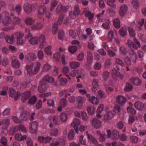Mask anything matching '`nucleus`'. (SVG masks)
<instances>
[{
  "mask_svg": "<svg viewBox=\"0 0 146 146\" xmlns=\"http://www.w3.org/2000/svg\"><path fill=\"white\" fill-rule=\"evenodd\" d=\"M54 80V78L52 77H50L48 75L42 78V81L40 82L38 87L39 91L42 93L44 92L47 89V86L45 84V82H48L52 83L53 82Z\"/></svg>",
  "mask_w": 146,
  "mask_h": 146,
  "instance_id": "nucleus-1",
  "label": "nucleus"
},
{
  "mask_svg": "<svg viewBox=\"0 0 146 146\" xmlns=\"http://www.w3.org/2000/svg\"><path fill=\"white\" fill-rule=\"evenodd\" d=\"M40 66L41 64L38 62H36L30 65H27V73L31 75L36 73L39 71Z\"/></svg>",
  "mask_w": 146,
  "mask_h": 146,
  "instance_id": "nucleus-2",
  "label": "nucleus"
},
{
  "mask_svg": "<svg viewBox=\"0 0 146 146\" xmlns=\"http://www.w3.org/2000/svg\"><path fill=\"white\" fill-rule=\"evenodd\" d=\"M45 38L43 35H41L39 37H33L29 40V42L32 45H36L40 42L41 43L39 46H45L46 43L45 42Z\"/></svg>",
  "mask_w": 146,
  "mask_h": 146,
  "instance_id": "nucleus-3",
  "label": "nucleus"
},
{
  "mask_svg": "<svg viewBox=\"0 0 146 146\" xmlns=\"http://www.w3.org/2000/svg\"><path fill=\"white\" fill-rule=\"evenodd\" d=\"M36 3L30 4L28 3H25L23 5V9L25 12L29 14L32 13L33 9H36L37 7Z\"/></svg>",
  "mask_w": 146,
  "mask_h": 146,
  "instance_id": "nucleus-4",
  "label": "nucleus"
},
{
  "mask_svg": "<svg viewBox=\"0 0 146 146\" xmlns=\"http://www.w3.org/2000/svg\"><path fill=\"white\" fill-rule=\"evenodd\" d=\"M2 22L4 25H8L11 22V19L9 17V13L7 11H4L2 13Z\"/></svg>",
  "mask_w": 146,
  "mask_h": 146,
  "instance_id": "nucleus-5",
  "label": "nucleus"
},
{
  "mask_svg": "<svg viewBox=\"0 0 146 146\" xmlns=\"http://www.w3.org/2000/svg\"><path fill=\"white\" fill-rule=\"evenodd\" d=\"M47 10V8L44 5H40L38 9V17L40 19L42 18Z\"/></svg>",
  "mask_w": 146,
  "mask_h": 146,
  "instance_id": "nucleus-6",
  "label": "nucleus"
},
{
  "mask_svg": "<svg viewBox=\"0 0 146 146\" xmlns=\"http://www.w3.org/2000/svg\"><path fill=\"white\" fill-rule=\"evenodd\" d=\"M111 75L115 81L117 80L118 77L120 78L121 80H123L124 78V76L120 72H117L116 69H115L112 70Z\"/></svg>",
  "mask_w": 146,
  "mask_h": 146,
  "instance_id": "nucleus-7",
  "label": "nucleus"
},
{
  "mask_svg": "<svg viewBox=\"0 0 146 146\" xmlns=\"http://www.w3.org/2000/svg\"><path fill=\"white\" fill-rule=\"evenodd\" d=\"M80 124V120L77 118H74L71 124L72 126H73L77 133L78 132V126Z\"/></svg>",
  "mask_w": 146,
  "mask_h": 146,
  "instance_id": "nucleus-8",
  "label": "nucleus"
},
{
  "mask_svg": "<svg viewBox=\"0 0 146 146\" xmlns=\"http://www.w3.org/2000/svg\"><path fill=\"white\" fill-rule=\"evenodd\" d=\"M38 126V123L36 121L31 122L30 125L29 129L31 133H34L36 132Z\"/></svg>",
  "mask_w": 146,
  "mask_h": 146,
  "instance_id": "nucleus-9",
  "label": "nucleus"
},
{
  "mask_svg": "<svg viewBox=\"0 0 146 146\" xmlns=\"http://www.w3.org/2000/svg\"><path fill=\"white\" fill-rule=\"evenodd\" d=\"M92 125L95 128L98 129L101 126V121L97 118H94L92 120Z\"/></svg>",
  "mask_w": 146,
  "mask_h": 146,
  "instance_id": "nucleus-10",
  "label": "nucleus"
},
{
  "mask_svg": "<svg viewBox=\"0 0 146 146\" xmlns=\"http://www.w3.org/2000/svg\"><path fill=\"white\" fill-rule=\"evenodd\" d=\"M116 102L120 105L122 106L126 101V98L121 95H118L116 98Z\"/></svg>",
  "mask_w": 146,
  "mask_h": 146,
  "instance_id": "nucleus-11",
  "label": "nucleus"
},
{
  "mask_svg": "<svg viewBox=\"0 0 146 146\" xmlns=\"http://www.w3.org/2000/svg\"><path fill=\"white\" fill-rule=\"evenodd\" d=\"M51 139L50 137H44L43 136H39L38 137V141L39 142L44 144L49 142Z\"/></svg>",
  "mask_w": 146,
  "mask_h": 146,
  "instance_id": "nucleus-12",
  "label": "nucleus"
},
{
  "mask_svg": "<svg viewBox=\"0 0 146 146\" xmlns=\"http://www.w3.org/2000/svg\"><path fill=\"white\" fill-rule=\"evenodd\" d=\"M127 9V6L125 5H122L120 7L119 13L121 17H123L126 14Z\"/></svg>",
  "mask_w": 146,
  "mask_h": 146,
  "instance_id": "nucleus-13",
  "label": "nucleus"
},
{
  "mask_svg": "<svg viewBox=\"0 0 146 146\" xmlns=\"http://www.w3.org/2000/svg\"><path fill=\"white\" fill-rule=\"evenodd\" d=\"M114 114L111 111H109L106 113L104 115V118L106 121H109L113 117Z\"/></svg>",
  "mask_w": 146,
  "mask_h": 146,
  "instance_id": "nucleus-14",
  "label": "nucleus"
},
{
  "mask_svg": "<svg viewBox=\"0 0 146 146\" xmlns=\"http://www.w3.org/2000/svg\"><path fill=\"white\" fill-rule=\"evenodd\" d=\"M129 54L130 55V58L133 62L135 64L137 58V55L135 53L133 50H132L129 52Z\"/></svg>",
  "mask_w": 146,
  "mask_h": 146,
  "instance_id": "nucleus-15",
  "label": "nucleus"
},
{
  "mask_svg": "<svg viewBox=\"0 0 146 146\" xmlns=\"http://www.w3.org/2000/svg\"><path fill=\"white\" fill-rule=\"evenodd\" d=\"M5 40L7 42L11 44L13 43L15 41V38L13 34L11 35H7L5 38Z\"/></svg>",
  "mask_w": 146,
  "mask_h": 146,
  "instance_id": "nucleus-16",
  "label": "nucleus"
},
{
  "mask_svg": "<svg viewBox=\"0 0 146 146\" xmlns=\"http://www.w3.org/2000/svg\"><path fill=\"white\" fill-rule=\"evenodd\" d=\"M116 34V31L115 30H111L109 31L108 33L107 38L110 42H111L114 38V34Z\"/></svg>",
  "mask_w": 146,
  "mask_h": 146,
  "instance_id": "nucleus-17",
  "label": "nucleus"
},
{
  "mask_svg": "<svg viewBox=\"0 0 146 146\" xmlns=\"http://www.w3.org/2000/svg\"><path fill=\"white\" fill-rule=\"evenodd\" d=\"M130 81L135 86H139L142 83L141 81L139 78H133L130 79Z\"/></svg>",
  "mask_w": 146,
  "mask_h": 146,
  "instance_id": "nucleus-18",
  "label": "nucleus"
},
{
  "mask_svg": "<svg viewBox=\"0 0 146 146\" xmlns=\"http://www.w3.org/2000/svg\"><path fill=\"white\" fill-rule=\"evenodd\" d=\"M120 137L119 132L116 130H114L111 135V138L114 140H116Z\"/></svg>",
  "mask_w": 146,
  "mask_h": 146,
  "instance_id": "nucleus-19",
  "label": "nucleus"
},
{
  "mask_svg": "<svg viewBox=\"0 0 146 146\" xmlns=\"http://www.w3.org/2000/svg\"><path fill=\"white\" fill-rule=\"evenodd\" d=\"M43 24L40 23H38L33 25L31 27V29L33 30H39L42 28Z\"/></svg>",
  "mask_w": 146,
  "mask_h": 146,
  "instance_id": "nucleus-20",
  "label": "nucleus"
},
{
  "mask_svg": "<svg viewBox=\"0 0 146 146\" xmlns=\"http://www.w3.org/2000/svg\"><path fill=\"white\" fill-rule=\"evenodd\" d=\"M65 142L62 138H59L56 139L55 142V146H59L60 145H65Z\"/></svg>",
  "mask_w": 146,
  "mask_h": 146,
  "instance_id": "nucleus-21",
  "label": "nucleus"
},
{
  "mask_svg": "<svg viewBox=\"0 0 146 146\" xmlns=\"http://www.w3.org/2000/svg\"><path fill=\"white\" fill-rule=\"evenodd\" d=\"M135 107L136 108L139 110H142L144 107L143 104L139 101H137L134 104Z\"/></svg>",
  "mask_w": 146,
  "mask_h": 146,
  "instance_id": "nucleus-22",
  "label": "nucleus"
},
{
  "mask_svg": "<svg viewBox=\"0 0 146 146\" xmlns=\"http://www.w3.org/2000/svg\"><path fill=\"white\" fill-rule=\"evenodd\" d=\"M10 16L13 17L12 23L13 25H18L20 23V19L17 17L14 16V15L13 13H11Z\"/></svg>",
  "mask_w": 146,
  "mask_h": 146,
  "instance_id": "nucleus-23",
  "label": "nucleus"
},
{
  "mask_svg": "<svg viewBox=\"0 0 146 146\" xmlns=\"http://www.w3.org/2000/svg\"><path fill=\"white\" fill-rule=\"evenodd\" d=\"M68 9L67 7L63 6L61 5H59L56 8V11L58 12L63 11L65 12L68 11Z\"/></svg>",
  "mask_w": 146,
  "mask_h": 146,
  "instance_id": "nucleus-24",
  "label": "nucleus"
},
{
  "mask_svg": "<svg viewBox=\"0 0 146 146\" xmlns=\"http://www.w3.org/2000/svg\"><path fill=\"white\" fill-rule=\"evenodd\" d=\"M93 58L92 55V53L90 51H88L87 52V60L88 63L89 64H91L93 60Z\"/></svg>",
  "mask_w": 146,
  "mask_h": 146,
  "instance_id": "nucleus-25",
  "label": "nucleus"
},
{
  "mask_svg": "<svg viewBox=\"0 0 146 146\" xmlns=\"http://www.w3.org/2000/svg\"><path fill=\"white\" fill-rule=\"evenodd\" d=\"M25 22L27 25H30L35 23V20L31 17H27L25 20Z\"/></svg>",
  "mask_w": 146,
  "mask_h": 146,
  "instance_id": "nucleus-26",
  "label": "nucleus"
},
{
  "mask_svg": "<svg viewBox=\"0 0 146 146\" xmlns=\"http://www.w3.org/2000/svg\"><path fill=\"white\" fill-rule=\"evenodd\" d=\"M30 93L29 92H26L23 94L22 96L21 99L22 102H24L27 100L28 98L30 97Z\"/></svg>",
  "mask_w": 146,
  "mask_h": 146,
  "instance_id": "nucleus-27",
  "label": "nucleus"
},
{
  "mask_svg": "<svg viewBox=\"0 0 146 146\" xmlns=\"http://www.w3.org/2000/svg\"><path fill=\"white\" fill-rule=\"evenodd\" d=\"M88 100L90 102L94 104H98L99 102L96 97L93 96L89 98Z\"/></svg>",
  "mask_w": 146,
  "mask_h": 146,
  "instance_id": "nucleus-28",
  "label": "nucleus"
},
{
  "mask_svg": "<svg viewBox=\"0 0 146 146\" xmlns=\"http://www.w3.org/2000/svg\"><path fill=\"white\" fill-rule=\"evenodd\" d=\"M15 138L17 140L21 141L26 139L27 137L25 135L22 136L19 133H17L15 135Z\"/></svg>",
  "mask_w": 146,
  "mask_h": 146,
  "instance_id": "nucleus-29",
  "label": "nucleus"
},
{
  "mask_svg": "<svg viewBox=\"0 0 146 146\" xmlns=\"http://www.w3.org/2000/svg\"><path fill=\"white\" fill-rule=\"evenodd\" d=\"M73 13L76 16H78L80 15V8L78 5H76L74 6Z\"/></svg>",
  "mask_w": 146,
  "mask_h": 146,
  "instance_id": "nucleus-30",
  "label": "nucleus"
},
{
  "mask_svg": "<svg viewBox=\"0 0 146 146\" xmlns=\"http://www.w3.org/2000/svg\"><path fill=\"white\" fill-rule=\"evenodd\" d=\"M84 12L85 13V16L88 17L89 20H91L94 17V14L93 13H92L90 11H86L85 10H84Z\"/></svg>",
  "mask_w": 146,
  "mask_h": 146,
  "instance_id": "nucleus-31",
  "label": "nucleus"
},
{
  "mask_svg": "<svg viewBox=\"0 0 146 146\" xmlns=\"http://www.w3.org/2000/svg\"><path fill=\"white\" fill-rule=\"evenodd\" d=\"M15 94L16 93L15 90L13 89H11L9 94L10 96L11 97H13L15 96L14 98L15 100H16L18 99L19 96V94H17V96H15Z\"/></svg>",
  "mask_w": 146,
  "mask_h": 146,
  "instance_id": "nucleus-32",
  "label": "nucleus"
},
{
  "mask_svg": "<svg viewBox=\"0 0 146 146\" xmlns=\"http://www.w3.org/2000/svg\"><path fill=\"white\" fill-rule=\"evenodd\" d=\"M14 38H16L17 39L19 38H22L24 36L23 34L21 32H16L13 34Z\"/></svg>",
  "mask_w": 146,
  "mask_h": 146,
  "instance_id": "nucleus-33",
  "label": "nucleus"
},
{
  "mask_svg": "<svg viewBox=\"0 0 146 146\" xmlns=\"http://www.w3.org/2000/svg\"><path fill=\"white\" fill-rule=\"evenodd\" d=\"M92 86L93 88L92 90L95 92L98 87V83L96 80H94L92 82Z\"/></svg>",
  "mask_w": 146,
  "mask_h": 146,
  "instance_id": "nucleus-34",
  "label": "nucleus"
},
{
  "mask_svg": "<svg viewBox=\"0 0 146 146\" xmlns=\"http://www.w3.org/2000/svg\"><path fill=\"white\" fill-rule=\"evenodd\" d=\"M127 31V29L126 28L123 27L119 29V33L122 36H124L126 35Z\"/></svg>",
  "mask_w": 146,
  "mask_h": 146,
  "instance_id": "nucleus-35",
  "label": "nucleus"
},
{
  "mask_svg": "<svg viewBox=\"0 0 146 146\" xmlns=\"http://www.w3.org/2000/svg\"><path fill=\"white\" fill-rule=\"evenodd\" d=\"M29 113L27 112L23 113L20 116V117L23 120H27L29 117Z\"/></svg>",
  "mask_w": 146,
  "mask_h": 146,
  "instance_id": "nucleus-36",
  "label": "nucleus"
},
{
  "mask_svg": "<svg viewBox=\"0 0 146 146\" xmlns=\"http://www.w3.org/2000/svg\"><path fill=\"white\" fill-rule=\"evenodd\" d=\"M60 117V120L63 122H66L67 119V115L64 113H61Z\"/></svg>",
  "mask_w": 146,
  "mask_h": 146,
  "instance_id": "nucleus-37",
  "label": "nucleus"
},
{
  "mask_svg": "<svg viewBox=\"0 0 146 146\" xmlns=\"http://www.w3.org/2000/svg\"><path fill=\"white\" fill-rule=\"evenodd\" d=\"M58 37L60 40H63L64 38V33L63 30H60L58 32Z\"/></svg>",
  "mask_w": 146,
  "mask_h": 146,
  "instance_id": "nucleus-38",
  "label": "nucleus"
},
{
  "mask_svg": "<svg viewBox=\"0 0 146 146\" xmlns=\"http://www.w3.org/2000/svg\"><path fill=\"white\" fill-rule=\"evenodd\" d=\"M133 86L130 83H127L126 86L124 89L125 92H129L131 91L133 89Z\"/></svg>",
  "mask_w": 146,
  "mask_h": 146,
  "instance_id": "nucleus-39",
  "label": "nucleus"
},
{
  "mask_svg": "<svg viewBox=\"0 0 146 146\" xmlns=\"http://www.w3.org/2000/svg\"><path fill=\"white\" fill-rule=\"evenodd\" d=\"M80 64L78 62H72L70 63V67L72 68H76L79 66Z\"/></svg>",
  "mask_w": 146,
  "mask_h": 146,
  "instance_id": "nucleus-40",
  "label": "nucleus"
},
{
  "mask_svg": "<svg viewBox=\"0 0 146 146\" xmlns=\"http://www.w3.org/2000/svg\"><path fill=\"white\" fill-rule=\"evenodd\" d=\"M60 106H61L62 107H64L67 105V101L65 98H62L60 100L59 102Z\"/></svg>",
  "mask_w": 146,
  "mask_h": 146,
  "instance_id": "nucleus-41",
  "label": "nucleus"
},
{
  "mask_svg": "<svg viewBox=\"0 0 146 146\" xmlns=\"http://www.w3.org/2000/svg\"><path fill=\"white\" fill-rule=\"evenodd\" d=\"M110 22L109 20H107L106 22L103 23L102 24V27L106 29H108L110 28L109 24Z\"/></svg>",
  "mask_w": 146,
  "mask_h": 146,
  "instance_id": "nucleus-42",
  "label": "nucleus"
},
{
  "mask_svg": "<svg viewBox=\"0 0 146 146\" xmlns=\"http://www.w3.org/2000/svg\"><path fill=\"white\" fill-rule=\"evenodd\" d=\"M111 64V59H108L106 60L104 64V67L105 68H109Z\"/></svg>",
  "mask_w": 146,
  "mask_h": 146,
  "instance_id": "nucleus-43",
  "label": "nucleus"
},
{
  "mask_svg": "<svg viewBox=\"0 0 146 146\" xmlns=\"http://www.w3.org/2000/svg\"><path fill=\"white\" fill-rule=\"evenodd\" d=\"M51 68V66L48 64H46L44 65L42 68V71L43 72H47Z\"/></svg>",
  "mask_w": 146,
  "mask_h": 146,
  "instance_id": "nucleus-44",
  "label": "nucleus"
},
{
  "mask_svg": "<svg viewBox=\"0 0 146 146\" xmlns=\"http://www.w3.org/2000/svg\"><path fill=\"white\" fill-rule=\"evenodd\" d=\"M74 132L73 130H70L68 133V137L70 140L73 139L74 137Z\"/></svg>",
  "mask_w": 146,
  "mask_h": 146,
  "instance_id": "nucleus-45",
  "label": "nucleus"
},
{
  "mask_svg": "<svg viewBox=\"0 0 146 146\" xmlns=\"http://www.w3.org/2000/svg\"><path fill=\"white\" fill-rule=\"evenodd\" d=\"M76 101L79 104H82L85 102V99L84 97L80 96L76 98Z\"/></svg>",
  "mask_w": 146,
  "mask_h": 146,
  "instance_id": "nucleus-46",
  "label": "nucleus"
},
{
  "mask_svg": "<svg viewBox=\"0 0 146 146\" xmlns=\"http://www.w3.org/2000/svg\"><path fill=\"white\" fill-rule=\"evenodd\" d=\"M137 119L138 118L137 116H134L133 115H130L129 119V124H131L135 120H137Z\"/></svg>",
  "mask_w": 146,
  "mask_h": 146,
  "instance_id": "nucleus-47",
  "label": "nucleus"
},
{
  "mask_svg": "<svg viewBox=\"0 0 146 146\" xmlns=\"http://www.w3.org/2000/svg\"><path fill=\"white\" fill-rule=\"evenodd\" d=\"M9 123V120L8 119H5L2 121L0 120V126L3 124L5 126H8Z\"/></svg>",
  "mask_w": 146,
  "mask_h": 146,
  "instance_id": "nucleus-48",
  "label": "nucleus"
},
{
  "mask_svg": "<svg viewBox=\"0 0 146 146\" xmlns=\"http://www.w3.org/2000/svg\"><path fill=\"white\" fill-rule=\"evenodd\" d=\"M115 1V0H108L107 1V4L113 8H115L116 7V5L114 3Z\"/></svg>",
  "mask_w": 146,
  "mask_h": 146,
  "instance_id": "nucleus-49",
  "label": "nucleus"
},
{
  "mask_svg": "<svg viewBox=\"0 0 146 146\" xmlns=\"http://www.w3.org/2000/svg\"><path fill=\"white\" fill-rule=\"evenodd\" d=\"M114 26L117 28H119L120 27V21L118 18L115 19L113 21Z\"/></svg>",
  "mask_w": 146,
  "mask_h": 146,
  "instance_id": "nucleus-50",
  "label": "nucleus"
},
{
  "mask_svg": "<svg viewBox=\"0 0 146 146\" xmlns=\"http://www.w3.org/2000/svg\"><path fill=\"white\" fill-rule=\"evenodd\" d=\"M128 31L130 36L134 37L135 35V33L134 30L132 28L129 27L128 28Z\"/></svg>",
  "mask_w": 146,
  "mask_h": 146,
  "instance_id": "nucleus-51",
  "label": "nucleus"
},
{
  "mask_svg": "<svg viewBox=\"0 0 146 146\" xmlns=\"http://www.w3.org/2000/svg\"><path fill=\"white\" fill-rule=\"evenodd\" d=\"M36 100L37 98L36 97L34 96L29 99V103L30 104L33 105L36 103Z\"/></svg>",
  "mask_w": 146,
  "mask_h": 146,
  "instance_id": "nucleus-52",
  "label": "nucleus"
},
{
  "mask_svg": "<svg viewBox=\"0 0 146 146\" xmlns=\"http://www.w3.org/2000/svg\"><path fill=\"white\" fill-rule=\"evenodd\" d=\"M110 74V72L107 71H106L103 73L102 76L105 81H106L107 80Z\"/></svg>",
  "mask_w": 146,
  "mask_h": 146,
  "instance_id": "nucleus-53",
  "label": "nucleus"
},
{
  "mask_svg": "<svg viewBox=\"0 0 146 146\" xmlns=\"http://www.w3.org/2000/svg\"><path fill=\"white\" fill-rule=\"evenodd\" d=\"M64 17V15L63 14H61L58 17L57 24L60 25L62 23L63 19Z\"/></svg>",
  "mask_w": 146,
  "mask_h": 146,
  "instance_id": "nucleus-54",
  "label": "nucleus"
},
{
  "mask_svg": "<svg viewBox=\"0 0 146 146\" xmlns=\"http://www.w3.org/2000/svg\"><path fill=\"white\" fill-rule=\"evenodd\" d=\"M68 49L70 53L74 54L77 50V48L76 46H70Z\"/></svg>",
  "mask_w": 146,
  "mask_h": 146,
  "instance_id": "nucleus-55",
  "label": "nucleus"
},
{
  "mask_svg": "<svg viewBox=\"0 0 146 146\" xmlns=\"http://www.w3.org/2000/svg\"><path fill=\"white\" fill-rule=\"evenodd\" d=\"M12 64L14 68H18L19 66V63L17 60H13Z\"/></svg>",
  "mask_w": 146,
  "mask_h": 146,
  "instance_id": "nucleus-56",
  "label": "nucleus"
},
{
  "mask_svg": "<svg viewBox=\"0 0 146 146\" xmlns=\"http://www.w3.org/2000/svg\"><path fill=\"white\" fill-rule=\"evenodd\" d=\"M121 54L125 55L127 52V49L124 46H121L120 48Z\"/></svg>",
  "mask_w": 146,
  "mask_h": 146,
  "instance_id": "nucleus-57",
  "label": "nucleus"
},
{
  "mask_svg": "<svg viewBox=\"0 0 146 146\" xmlns=\"http://www.w3.org/2000/svg\"><path fill=\"white\" fill-rule=\"evenodd\" d=\"M132 4L135 9H137L139 5V3L137 0H133Z\"/></svg>",
  "mask_w": 146,
  "mask_h": 146,
  "instance_id": "nucleus-58",
  "label": "nucleus"
},
{
  "mask_svg": "<svg viewBox=\"0 0 146 146\" xmlns=\"http://www.w3.org/2000/svg\"><path fill=\"white\" fill-rule=\"evenodd\" d=\"M60 84L63 86L66 84L67 82V79L65 78H61L59 79Z\"/></svg>",
  "mask_w": 146,
  "mask_h": 146,
  "instance_id": "nucleus-59",
  "label": "nucleus"
},
{
  "mask_svg": "<svg viewBox=\"0 0 146 146\" xmlns=\"http://www.w3.org/2000/svg\"><path fill=\"white\" fill-rule=\"evenodd\" d=\"M138 138L135 136H132L130 137V141L133 143H137L138 141Z\"/></svg>",
  "mask_w": 146,
  "mask_h": 146,
  "instance_id": "nucleus-60",
  "label": "nucleus"
},
{
  "mask_svg": "<svg viewBox=\"0 0 146 146\" xmlns=\"http://www.w3.org/2000/svg\"><path fill=\"white\" fill-rule=\"evenodd\" d=\"M87 111L90 115H92L94 112V108L93 106H89L87 108Z\"/></svg>",
  "mask_w": 146,
  "mask_h": 146,
  "instance_id": "nucleus-61",
  "label": "nucleus"
},
{
  "mask_svg": "<svg viewBox=\"0 0 146 146\" xmlns=\"http://www.w3.org/2000/svg\"><path fill=\"white\" fill-rule=\"evenodd\" d=\"M21 7L19 4H17L16 6L15 11L18 14H20L21 11Z\"/></svg>",
  "mask_w": 146,
  "mask_h": 146,
  "instance_id": "nucleus-62",
  "label": "nucleus"
},
{
  "mask_svg": "<svg viewBox=\"0 0 146 146\" xmlns=\"http://www.w3.org/2000/svg\"><path fill=\"white\" fill-rule=\"evenodd\" d=\"M124 62L125 64L127 66H130L131 65V61L129 57H126L124 60Z\"/></svg>",
  "mask_w": 146,
  "mask_h": 146,
  "instance_id": "nucleus-63",
  "label": "nucleus"
},
{
  "mask_svg": "<svg viewBox=\"0 0 146 146\" xmlns=\"http://www.w3.org/2000/svg\"><path fill=\"white\" fill-rule=\"evenodd\" d=\"M70 36L73 38H75L76 36V34L75 31L72 30H70L69 31Z\"/></svg>",
  "mask_w": 146,
  "mask_h": 146,
  "instance_id": "nucleus-64",
  "label": "nucleus"
}]
</instances>
